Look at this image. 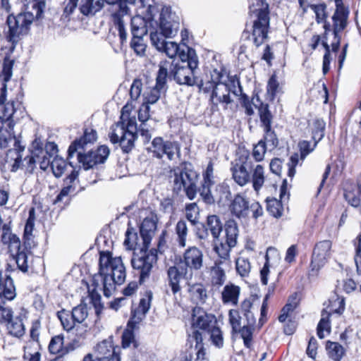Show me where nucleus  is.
<instances>
[{
	"instance_id": "nucleus-1",
	"label": "nucleus",
	"mask_w": 361,
	"mask_h": 361,
	"mask_svg": "<svg viewBox=\"0 0 361 361\" xmlns=\"http://www.w3.org/2000/svg\"><path fill=\"white\" fill-rule=\"evenodd\" d=\"M13 66V60L6 56L4 59L2 68L4 83L0 94V149H6L11 143L13 145L15 140H21L20 136L16 137L13 133L15 126L13 116L16 111L14 103L13 102L5 103L6 82L12 76Z\"/></svg>"
},
{
	"instance_id": "nucleus-2",
	"label": "nucleus",
	"mask_w": 361,
	"mask_h": 361,
	"mask_svg": "<svg viewBox=\"0 0 361 361\" xmlns=\"http://www.w3.org/2000/svg\"><path fill=\"white\" fill-rule=\"evenodd\" d=\"M103 284V293L110 297L115 290L116 285H121L126 278V267L120 257H112L109 252H101L99 257V275Z\"/></svg>"
},
{
	"instance_id": "nucleus-3",
	"label": "nucleus",
	"mask_w": 361,
	"mask_h": 361,
	"mask_svg": "<svg viewBox=\"0 0 361 361\" xmlns=\"http://www.w3.org/2000/svg\"><path fill=\"white\" fill-rule=\"evenodd\" d=\"M180 52V61L176 59L170 62L169 78H173L176 83L180 85L194 86L197 84L195 77V70L198 66V59L195 51L190 47H185Z\"/></svg>"
},
{
	"instance_id": "nucleus-4",
	"label": "nucleus",
	"mask_w": 361,
	"mask_h": 361,
	"mask_svg": "<svg viewBox=\"0 0 361 361\" xmlns=\"http://www.w3.org/2000/svg\"><path fill=\"white\" fill-rule=\"evenodd\" d=\"M121 119V121L111 126L109 137L113 144L119 143L123 152L128 153L135 147V141L137 137V123L135 118H127L126 122L123 114Z\"/></svg>"
},
{
	"instance_id": "nucleus-5",
	"label": "nucleus",
	"mask_w": 361,
	"mask_h": 361,
	"mask_svg": "<svg viewBox=\"0 0 361 361\" xmlns=\"http://www.w3.org/2000/svg\"><path fill=\"white\" fill-rule=\"evenodd\" d=\"M86 148L78 142H73L68 147V160L69 165L73 169L71 159L77 154V159L82 164L85 170L93 168L99 164H103L108 158L110 150L106 145H101L95 150H89L85 152Z\"/></svg>"
},
{
	"instance_id": "nucleus-6",
	"label": "nucleus",
	"mask_w": 361,
	"mask_h": 361,
	"mask_svg": "<svg viewBox=\"0 0 361 361\" xmlns=\"http://www.w3.org/2000/svg\"><path fill=\"white\" fill-rule=\"evenodd\" d=\"M157 262V250L154 249L148 250V247H145L144 245H142V247L138 252H133L131 264L133 269L139 275L140 283L149 279L152 268Z\"/></svg>"
},
{
	"instance_id": "nucleus-7",
	"label": "nucleus",
	"mask_w": 361,
	"mask_h": 361,
	"mask_svg": "<svg viewBox=\"0 0 361 361\" xmlns=\"http://www.w3.org/2000/svg\"><path fill=\"white\" fill-rule=\"evenodd\" d=\"M31 3L32 1L28 4V7L32 8V12L20 13L17 15L11 14L7 17L6 23L8 27L7 38L8 41L13 43L16 42L20 35L27 32L35 18H40L42 17V14L39 17L36 16V11L32 7Z\"/></svg>"
},
{
	"instance_id": "nucleus-8",
	"label": "nucleus",
	"mask_w": 361,
	"mask_h": 361,
	"mask_svg": "<svg viewBox=\"0 0 361 361\" xmlns=\"http://www.w3.org/2000/svg\"><path fill=\"white\" fill-rule=\"evenodd\" d=\"M238 236V227L237 223L232 219L226 221L225 224V237H219L214 240V251L220 257L219 260L229 263L230 252L237 244Z\"/></svg>"
},
{
	"instance_id": "nucleus-9",
	"label": "nucleus",
	"mask_w": 361,
	"mask_h": 361,
	"mask_svg": "<svg viewBox=\"0 0 361 361\" xmlns=\"http://www.w3.org/2000/svg\"><path fill=\"white\" fill-rule=\"evenodd\" d=\"M197 174L195 171L185 166L177 169L174 172L173 191L178 194L183 190L190 200H193L197 194Z\"/></svg>"
},
{
	"instance_id": "nucleus-10",
	"label": "nucleus",
	"mask_w": 361,
	"mask_h": 361,
	"mask_svg": "<svg viewBox=\"0 0 361 361\" xmlns=\"http://www.w3.org/2000/svg\"><path fill=\"white\" fill-rule=\"evenodd\" d=\"M104 6H110L109 12L116 26L123 45L127 40V32L125 29L123 18L130 12L128 4H133V0H103Z\"/></svg>"
},
{
	"instance_id": "nucleus-11",
	"label": "nucleus",
	"mask_w": 361,
	"mask_h": 361,
	"mask_svg": "<svg viewBox=\"0 0 361 361\" xmlns=\"http://www.w3.org/2000/svg\"><path fill=\"white\" fill-rule=\"evenodd\" d=\"M147 150L152 154L153 157L161 159L166 154L171 161L174 160L176 157H179L180 154V149L178 142L164 141L161 137H154Z\"/></svg>"
},
{
	"instance_id": "nucleus-12",
	"label": "nucleus",
	"mask_w": 361,
	"mask_h": 361,
	"mask_svg": "<svg viewBox=\"0 0 361 361\" xmlns=\"http://www.w3.org/2000/svg\"><path fill=\"white\" fill-rule=\"evenodd\" d=\"M256 17L252 25L251 39L256 47H259L267 37L270 20L269 11L267 9H259Z\"/></svg>"
},
{
	"instance_id": "nucleus-13",
	"label": "nucleus",
	"mask_w": 361,
	"mask_h": 361,
	"mask_svg": "<svg viewBox=\"0 0 361 361\" xmlns=\"http://www.w3.org/2000/svg\"><path fill=\"white\" fill-rule=\"evenodd\" d=\"M331 241L325 240L317 243L313 250L309 275L316 276L331 256Z\"/></svg>"
},
{
	"instance_id": "nucleus-14",
	"label": "nucleus",
	"mask_w": 361,
	"mask_h": 361,
	"mask_svg": "<svg viewBox=\"0 0 361 361\" xmlns=\"http://www.w3.org/2000/svg\"><path fill=\"white\" fill-rule=\"evenodd\" d=\"M32 147L33 149L30 152V154L24 157V161L26 162L25 169L32 172L36 164L38 163L40 169L46 171L49 166H51L52 157L44 152L42 145L37 140L33 142Z\"/></svg>"
},
{
	"instance_id": "nucleus-15",
	"label": "nucleus",
	"mask_w": 361,
	"mask_h": 361,
	"mask_svg": "<svg viewBox=\"0 0 361 361\" xmlns=\"http://www.w3.org/2000/svg\"><path fill=\"white\" fill-rule=\"evenodd\" d=\"M253 167L252 160L247 156L245 160H235L232 163L231 171L234 181L240 186L245 185L251 180V176L248 170Z\"/></svg>"
},
{
	"instance_id": "nucleus-16",
	"label": "nucleus",
	"mask_w": 361,
	"mask_h": 361,
	"mask_svg": "<svg viewBox=\"0 0 361 361\" xmlns=\"http://www.w3.org/2000/svg\"><path fill=\"white\" fill-rule=\"evenodd\" d=\"M182 262L191 277L193 271L200 270L203 267L202 251L195 246L189 247L183 253Z\"/></svg>"
},
{
	"instance_id": "nucleus-17",
	"label": "nucleus",
	"mask_w": 361,
	"mask_h": 361,
	"mask_svg": "<svg viewBox=\"0 0 361 361\" xmlns=\"http://www.w3.org/2000/svg\"><path fill=\"white\" fill-rule=\"evenodd\" d=\"M13 146V147L6 152L5 161L11 167V171L15 172L20 168H25L26 162L24 161L23 157L25 145L22 143L21 140H15Z\"/></svg>"
},
{
	"instance_id": "nucleus-18",
	"label": "nucleus",
	"mask_w": 361,
	"mask_h": 361,
	"mask_svg": "<svg viewBox=\"0 0 361 361\" xmlns=\"http://www.w3.org/2000/svg\"><path fill=\"white\" fill-rule=\"evenodd\" d=\"M158 217L156 213L150 212L149 214L143 219L140 227V233L142 239V244L145 247H148L157 230Z\"/></svg>"
},
{
	"instance_id": "nucleus-19",
	"label": "nucleus",
	"mask_w": 361,
	"mask_h": 361,
	"mask_svg": "<svg viewBox=\"0 0 361 361\" xmlns=\"http://www.w3.org/2000/svg\"><path fill=\"white\" fill-rule=\"evenodd\" d=\"M231 92L238 95L237 90H232L223 80H220L210 95V101L214 106H217L219 104L227 106L233 102L230 97Z\"/></svg>"
},
{
	"instance_id": "nucleus-20",
	"label": "nucleus",
	"mask_w": 361,
	"mask_h": 361,
	"mask_svg": "<svg viewBox=\"0 0 361 361\" xmlns=\"http://www.w3.org/2000/svg\"><path fill=\"white\" fill-rule=\"evenodd\" d=\"M152 293L147 292L145 298L140 299L138 307L132 312V317L128 322V327L132 329L145 317L150 308Z\"/></svg>"
},
{
	"instance_id": "nucleus-21",
	"label": "nucleus",
	"mask_w": 361,
	"mask_h": 361,
	"mask_svg": "<svg viewBox=\"0 0 361 361\" xmlns=\"http://www.w3.org/2000/svg\"><path fill=\"white\" fill-rule=\"evenodd\" d=\"M193 325L207 332L217 325L216 317L212 314L205 312L200 308H195L192 315Z\"/></svg>"
},
{
	"instance_id": "nucleus-22",
	"label": "nucleus",
	"mask_w": 361,
	"mask_h": 361,
	"mask_svg": "<svg viewBox=\"0 0 361 361\" xmlns=\"http://www.w3.org/2000/svg\"><path fill=\"white\" fill-rule=\"evenodd\" d=\"M159 20V26L157 30L164 34L165 37L172 38L177 35L180 29V22L178 18H175L171 14L165 16L161 13Z\"/></svg>"
},
{
	"instance_id": "nucleus-23",
	"label": "nucleus",
	"mask_w": 361,
	"mask_h": 361,
	"mask_svg": "<svg viewBox=\"0 0 361 361\" xmlns=\"http://www.w3.org/2000/svg\"><path fill=\"white\" fill-rule=\"evenodd\" d=\"M188 275L189 273L187 271V269H184L183 267L171 266L168 269V283L173 295H176L181 290L180 285V279L188 278Z\"/></svg>"
},
{
	"instance_id": "nucleus-24",
	"label": "nucleus",
	"mask_w": 361,
	"mask_h": 361,
	"mask_svg": "<svg viewBox=\"0 0 361 361\" xmlns=\"http://www.w3.org/2000/svg\"><path fill=\"white\" fill-rule=\"evenodd\" d=\"M16 296V288L13 281L10 276H3L0 271V304L3 302V299L13 300Z\"/></svg>"
},
{
	"instance_id": "nucleus-25",
	"label": "nucleus",
	"mask_w": 361,
	"mask_h": 361,
	"mask_svg": "<svg viewBox=\"0 0 361 361\" xmlns=\"http://www.w3.org/2000/svg\"><path fill=\"white\" fill-rule=\"evenodd\" d=\"M250 203L240 195H237L231 204V211L238 219H245L249 216Z\"/></svg>"
},
{
	"instance_id": "nucleus-26",
	"label": "nucleus",
	"mask_w": 361,
	"mask_h": 361,
	"mask_svg": "<svg viewBox=\"0 0 361 361\" xmlns=\"http://www.w3.org/2000/svg\"><path fill=\"white\" fill-rule=\"evenodd\" d=\"M229 265L222 260H216L211 268V281L214 286H222L226 279L225 268Z\"/></svg>"
},
{
	"instance_id": "nucleus-27",
	"label": "nucleus",
	"mask_w": 361,
	"mask_h": 361,
	"mask_svg": "<svg viewBox=\"0 0 361 361\" xmlns=\"http://www.w3.org/2000/svg\"><path fill=\"white\" fill-rule=\"evenodd\" d=\"M240 288L233 283L226 284L221 292V300L225 305H236L238 302Z\"/></svg>"
},
{
	"instance_id": "nucleus-28",
	"label": "nucleus",
	"mask_w": 361,
	"mask_h": 361,
	"mask_svg": "<svg viewBox=\"0 0 361 361\" xmlns=\"http://www.w3.org/2000/svg\"><path fill=\"white\" fill-rule=\"evenodd\" d=\"M78 5V9L82 15L94 16L104 8V1L103 0H97L95 2L94 0H79Z\"/></svg>"
},
{
	"instance_id": "nucleus-29",
	"label": "nucleus",
	"mask_w": 361,
	"mask_h": 361,
	"mask_svg": "<svg viewBox=\"0 0 361 361\" xmlns=\"http://www.w3.org/2000/svg\"><path fill=\"white\" fill-rule=\"evenodd\" d=\"M224 78V75L221 71L214 69L211 73V79L207 81L201 80L200 83L197 81V85L199 87L200 91L204 93H210V95L213 93V90L217 85V83L220 80H222Z\"/></svg>"
},
{
	"instance_id": "nucleus-30",
	"label": "nucleus",
	"mask_w": 361,
	"mask_h": 361,
	"mask_svg": "<svg viewBox=\"0 0 361 361\" xmlns=\"http://www.w3.org/2000/svg\"><path fill=\"white\" fill-rule=\"evenodd\" d=\"M92 286H94V288L89 291V295L91 303L95 309V313L99 316L103 309V305L101 302V295L98 290L103 291V284L99 283L97 276L93 279Z\"/></svg>"
},
{
	"instance_id": "nucleus-31",
	"label": "nucleus",
	"mask_w": 361,
	"mask_h": 361,
	"mask_svg": "<svg viewBox=\"0 0 361 361\" xmlns=\"http://www.w3.org/2000/svg\"><path fill=\"white\" fill-rule=\"evenodd\" d=\"M188 291L192 300L197 305H202L206 302L207 298V291L202 284H192L190 286Z\"/></svg>"
},
{
	"instance_id": "nucleus-32",
	"label": "nucleus",
	"mask_w": 361,
	"mask_h": 361,
	"mask_svg": "<svg viewBox=\"0 0 361 361\" xmlns=\"http://www.w3.org/2000/svg\"><path fill=\"white\" fill-rule=\"evenodd\" d=\"M250 171H252L251 180L253 188L255 191H259L264 183V169L261 164L253 162V167Z\"/></svg>"
},
{
	"instance_id": "nucleus-33",
	"label": "nucleus",
	"mask_w": 361,
	"mask_h": 361,
	"mask_svg": "<svg viewBox=\"0 0 361 361\" xmlns=\"http://www.w3.org/2000/svg\"><path fill=\"white\" fill-rule=\"evenodd\" d=\"M13 254V259L15 260L17 267L23 273H26L29 268V255H31V252L29 250H25L22 248L14 251Z\"/></svg>"
},
{
	"instance_id": "nucleus-34",
	"label": "nucleus",
	"mask_w": 361,
	"mask_h": 361,
	"mask_svg": "<svg viewBox=\"0 0 361 361\" xmlns=\"http://www.w3.org/2000/svg\"><path fill=\"white\" fill-rule=\"evenodd\" d=\"M147 33V23L144 18L135 16L131 18V34L134 37H144Z\"/></svg>"
},
{
	"instance_id": "nucleus-35",
	"label": "nucleus",
	"mask_w": 361,
	"mask_h": 361,
	"mask_svg": "<svg viewBox=\"0 0 361 361\" xmlns=\"http://www.w3.org/2000/svg\"><path fill=\"white\" fill-rule=\"evenodd\" d=\"M78 173L79 171L76 170L75 168H73L71 173L64 179L66 186L63 188L59 194L56 196L54 203L62 201L64 197L68 196L71 190L73 189L71 184L78 178Z\"/></svg>"
},
{
	"instance_id": "nucleus-36",
	"label": "nucleus",
	"mask_w": 361,
	"mask_h": 361,
	"mask_svg": "<svg viewBox=\"0 0 361 361\" xmlns=\"http://www.w3.org/2000/svg\"><path fill=\"white\" fill-rule=\"evenodd\" d=\"M279 255V254L278 252V250L276 248H274L273 247H269L267 248L266 255H265L266 262L260 271L261 281L263 285H267V282H268L267 276L269 272V267L270 259L271 258L278 259Z\"/></svg>"
},
{
	"instance_id": "nucleus-37",
	"label": "nucleus",
	"mask_w": 361,
	"mask_h": 361,
	"mask_svg": "<svg viewBox=\"0 0 361 361\" xmlns=\"http://www.w3.org/2000/svg\"><path fill=\"white\" fill-rule=\"evenodd\" d=\"M298 305V300L296 294L292 295L288 300L286 305L282 308L279 317L280 322H284L293 312Z\"/></svg>"
},
{
	"instance_id": "nucleus-38",
	"label": "nucleus",
	"mask_w": 361,
	"mask_h": 361,
	"mask_svg": "<svg viewBox=\"0 0 361 361\" xmlns=\"http://www.w3.org/2000/svg\"><path fill=\"white\" fill-rule=\"evenodd\" d=\"M207 230L211 232L214 239H217L219 237L223 230V224L218 216H208L207 219Z\"/></svg>"
},
{
	"instance_id": "nucleus-39",
	"label": "nucleus",
	"mask_w": 361,
	"mask_h": 361,
	"mask_svg": "<svg viewBox=\"0 0 361 361\" xmlns=\"http://www.w3.org/2000/svg\"><path fill=\"white\" fill-rule=\"evenodd\" d=\"M161 90L156 85L152 87L145 86L142 93L144 104H154L160 98Z\"/></svg>"
},
{
	"instance_id": "nucleus-40",
	"label": "nucleus",
	"mask_w": 361,
	"mask_h": 361,
	"mask_svg": "<svg viewBox=\"0 0 361 361\" xmlns=\"http://www.w3.org/2000/svg\"><path fill=\"white\" fill-rule=\"evenodd\" d=\"M176 234L177 235L176 240L180 247H185L186 245V240L188 233V228L186 221L185 220H179L175 228Z\"/></svg>"
},
{
	"instance_id": "nucleus-41",
	"label": "nucleus",
	"mask_w": 361,
	"mask_h": 361,
	"mask_svg": "<svg viewBox=\"0 0 361 361\" xmlns=\"http://www.w3.org/2000/svg\"><path fill=\"white\" fill-rule=\"evenodd\" d=\"M326 348L329 357L334 361H340L344 355L343 347L336 342L327 341Z\"/></svg>"
},
{
	"instance_id": "nucleus-42",
	"label": "nucleus",
	"mask_w": 361,
	"mask_h": 361,
	"mask_svg": "<svg viewBox=\"0 0 361 361\" xmlns=\"http://www.w3.org/2000/svg\"><path fill=\"white\" fill-rule=\"evenodd\" d=\"M8 333L16 337H20L25 333V328L22 319L17 317L11 319L6 324Z\"/></svg>"
},
{
	"instance_id": "nucleus-43",
	"label": "nucleus",
	"mask_w": 361,
	"mask_h": 361,
	"mask_svg": "<svg viewBox=\"0 0 361 361\" xmlns=\"http://www.w3.org/2000/svg\"><path fill=\"white\" fill-rule=\"evenodd\" d=\"M57 316L63 329L67 331H71L77 324L69 311L62 310L57 312Z\"/></svg>"
},
{
	"instance_id": "nucleus-44",
	"label": "nucleus",
	"mask_w": 361,
	"mask_h": 361,
	"mask_svg": "<svg viewBox=\"0 0 361 361\" xmlns=\"http://www.w3.org/2000/svg\"><path fill=\"white\" fill-rule=\"evenodd\" d=\"M169 65L170 62L165 61L159 66L155 85L161 90H163L166 85L167 78H169Z\"/></svg>"
},
{
	"instance_id": "nucleus-45",
	"label": "nucleus",
	"mask_w": 361,
	"mask_h": 361,
	"mask_svg": "<svg viewBox=\"0 0 361 361\" xmlns=\"http://www.w3.org/2000/svg\"><path fill=\"white\" fill-rule=\"evenodd\" d=\"M267 209L271 216L279 218L282 216L283 207L280 200L276 198H267Z\"/></svg>"
},
{
	"instance_id": "nucleus-46",
	"label": "nucleus",
	"mask_w": 361,
	"mask_h": 361,
	"mask_svg": "<svg viewBox=\"0 0 361 361\" xmlns=\"http://www.w3.org/2000/svg\"><path fill=\"white\" fill-rule=\"evenodd\" d=\"M256 100L259 104L258 111L260 121L262 123L264 128H269L271 127L272 116L269 110V106L267 104L261 103L258 97H257Z\"/></svg>"
},
{
	"instance_id": "nucleus-47",
	"label": "nucleus",
	"mask_w": 361,
	"mask_h": 361,
	"mask_svg": "<svg viewBox=\"0 0 361 361\" xmlns=\"http://www.w3.org/2000/svg\"><path fill=\"white\" fill-rule=\"evenodd\" d=\"M185 47H188L185 44H183V47L180 48V46L173 42H167L164 45V49H161L160 51L165 53L169 58H173L176 56L180 59V52L185 50V53H187V49Z\"/></svg>"
},
{
	"instance_id": "nucleus-48",
	"label": "nucleus",
	"mask_w": 361,
	"mask_h": 361,
	"mask_svg": "<svg viewBox=\"0 0 361 361\" xmlns=\"http://www.w3.org/2000/svg\"><path fill=\"white\" fill-rule=\"evenodd\" d=\"M330 313L326 310L322 312V318L317 325V336L319 338L322 339L324 338V331L330 333L331 326L329 322Z\"/></svg>"
},
{
	"instance_id": "nucleus-49",
	"label": "nucleus",
	"mask_w": 361,
	"mask_h": 361,
	"mask_svg": "<svg viewBox=\"0 0 361 361\" xmlns=\"http://www.w3.org/2000/svg\"><path fill=\"white\" fill-rule=\"evenodd\" d=\"M333 32L334 35V40L331 43L333 51H337L340 47L341 37L339 33L343 31L347 26V22H336L333 21Z\"/></svg>"
},
{
	"instance_id": "nucleus-50",
	"label": "nucleus",
	"mask_w": 361,
	"mask_h": 361,
	"mask_svg": "<svg viewBox=\"0 0 361 361\" xmlns=\"http://www.w3.org/2000/svg\"><path fill=\"white\" fill-rule=\"evenodd\" d=\"M336 5V11L332 16L333 21L347 22L348 11L345 8L342 0H334Z\"/></svg>"
},
{
	"instance_id": "nucleus-51",
	"label": "nucleus",
	"mask_w": 361,
	"mask_h": 361,
	"mask_svg": "<svg viewBox=\"0 0 361 361\" xmlns=\"http://www.w3.org/2000/svg\"><path fill=\"white\" fill-rule=\"evenodd\" d=\"M71 313L77 324H82L88 316L87 306L86 304H80L73 307Z\"/></svg>"
},
{
	"instance_id": "nucleus-52",
	"label": "nucleus",
	"mask_w": 361,
	"mask_h": 361,
	"mask_svg": "<svg viewBox=\"0 0 361 361\" xmlns=\"http://www.w3.org/2000/svg\"><path fill=\"white\" fill-rule=\"evenodd\" d=\"M96 351L98 353V357L108 356L109 357H111L113 355H118L116 353L111 343L106 340L97 344Z\"/></svg>"
},
{
	"instance_id": "nucleus-53",
	"label": "nucleus",
	"mask_w": 361,
	"mask_h": 361,
	"mask_svg": "<svg viewBox=\"0 0 361 361\" xmlns=\"http://www.w3.org/2000/svg\"><path fill=\"white\" fill-rule=\"evenodd\" d=\"M200 209L195 202L190 203L185 206V217L192 224L195 225L198 222Z\"/></svg>"
},
{
	"instance_id": "nucleus-54",
	"label": "nucleus",
	"mask_w": 361,
	"mask_h": 361,
	"mask_svg": "<svg viewBox=\"0 0 361 361\" xmlns=\"http://www.w3.org/2000/svg\"><path fill=\"white\" fill-rule=\"evenodd\" d=\"M252 307V300L250 298L245 299L240 304V310L245 317L246 321H248L250 324H255V317L250 310Z\"/></svg>"
},
{
	"instance_id": "nucleus-55",
	"label": "nucleus",
	"mask_w": 361,
	"mask_h": 361,
	"mask_svg": "<svg viewBox=\"0 0 361 361\" xmlns=\"http://www.w3.org/2000/svg\"><path fill=\"white\" fill-rule=\"evenodd\" d=\"M166 38L167 37H165V35L157 29L154 32H151L150 33V40L152 44L159 51H160L161 49H164V45L167 42L166 40Z\"/></svg>"
},
{
	"instance_id": "nucleus-56",
	"label": "nucleus",
	"mask_w": 361,
	"mask_h": 361,
	"mask_svg": "<svg viewBox=\"0 0 361 361\" xmlns=\"http://www.w3.org/2000/svg\"><path fill=\"white\" fill-rule=\"evenodd\" d=\"M237 273L242 277L249 276L251 270V265L249 260L244 257H238L235 261Z\"/></svg>"
},
{
	"instance_id": "nucleus-57",
	"label": "nucleus",
	"mask_w": 361,
	"mask_h": 361,
	"mask_svg": "<svg viewBox=\"0 0 361 361\" xmlns=\"http://www.w3.org/2000/svg\"><path fill=\"white\" fill-rule=\"evenodd\" d=\"M229 323L232 326L233 332H237L240 327L243 324V322H246V319H243L239 314V312L236 310H231L228 312Z\"/></svg>"
},
{
	"instance_id": "nucleus-58",
	"label": "nucleus",
	"mask_w": 361,
	"mask_h": 361,
	"mask_svg": "<svg viewBox=\"0 0 361 361\" xmlns=\"http://www.w3.org/2000/svg\"><path fill=\"white\" fill-rule=\"evenodd\" d=\"M66 166L67 164L63 159L56 156L51 161V166L54 175L57 178L61 177L63 174Z\"/></svg>"
},
{
	"instance_id": "nucleus-59",
	"label": "nucleus",
	"mask_w": 361,
	"mask_h": 361,
	"mask_svg": "<svg viewBox=\"0 0 361 361\" xmlns=\"http://www.w3.org/2000/svg\"><path fill=\"white\" fill-rule=\"evenodd\" d=\"M326 127L325 121L322 118H316L313 123V139L319 141L324 136V130Z\"/></svg>"
},
{
	"instance_id": "nucleus-60",
	"label": "nucleus",
	"mask_w": 361,
	"mask_h": 361,
	"mask_svg": "<svg viewBox=\"0 0 361 361\" xmlns=\"http://www.w3.org/2000/svg\"><path fill=\"white\" fill-rule=\"evenodd\" d=\"M130 47L134 50L138 56H144L145 54L147 45L143 39V37H132L130 42Z\"/></svg>"
},
{
	"instance_id": "nucleus-61",
	"label": "nucleus",
	"mask_w": 361,
	"mask_h": 361,
	"mask_svg": "<svg viewBox=\"0 0 361 361\" xmlns=\"http://www.w3.org/2000/svg\"><path fill=\"white\" fill-rule=\"evenodd\" d=\"M310 8L315 13L317 23L325 22L327 18L326 6L324 4H310Z\"/></svg>"
},
{
	"instance_id": "nucleus-62",
	"label": "nucleus",
	"mask_w": 361,
	"mask_h": 361,
	"mask_svg": "<svg viewBox=\"0 0 361 361\" xmlns=\"http://www.w3.org/2000/svg\"><path fill=\"white\" fill-rule=\"evenodd\" d=\"M265 135L264 140L265 142V147L269 146L270 149L276 148L279 145V140L276 133L271 130V127L269 128H264Z\"/></svg>"
},
{
	"instance_id": "nucleus-63",
	"label": "nucleus",
	"mask_w": 361,
	"mask_h": 361,
	"mask_svg": "<svg viewBox=\"0 0 361 361\" xmlns=\"http://www.w3.org/2000/svg\"><path fill=\"white\" fill-rule=\"evenodd\" d=\"M208 333L210 334V338L213 344L218 348H221L224 345V339L220 329L215 325L214 327L209 329Z\"/></svg>"
},
{
	"instance_id": "nucleus-64",
	"label": "nucleus",
	"mask_w": 361,
	"mask_h": 361,
	"mask_svg": "<svg viewBox=\"0 0 361 361\" xmlns=\"http://www.w3.org/2000/svg\"><path fill=\"white\" fill-rule=\"evenodd\" d=\"M266 150L267 147H265V142L264 140H259L258 143L254 146L252 157L256 161H261L264 159Z\"/></svg>"
}]
</instances>
